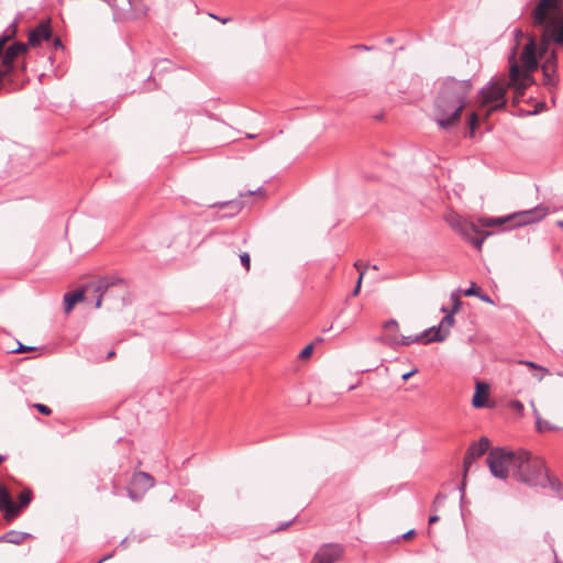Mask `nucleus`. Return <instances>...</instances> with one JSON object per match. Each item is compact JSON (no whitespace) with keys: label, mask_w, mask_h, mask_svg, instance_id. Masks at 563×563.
Returning <instances> with one entry per match:
<instances>
[{"label":"nucleus","mask_w":563,"mask_h":563,"mask_svg":"<svg viewBox=\"0 0 563 563\" xmlns=\"http://www.w3.org/2000/svg\"><path fill=\"white\" fill-rule=\"evenodd\" d=\"M53 45H54V48L57 49V48H62L64 49V45L60 41L59 37H55L54 41H53Z\"/></svg>","instance_id":"obj_34"},{"label":"nucleus","mask_w":563,"mask_h":563,"mask_svg":"<svg viewBox=\"0 0 563 563\" xmlns=\"http://www.w3.org/2000/svg\"><path fill=\"white\" fill-rule=\"evenodd\" d=\"M448 336V331H442L441 328L431 327L430 329H427L422 331L418 335H401L400 340H398L396 336L388 335L386 338V342L388 344H401V345H409L412 343H430V342H442Z\"/></svg>","instance_id":"obj_6"},{"label":"nucleus","mask_w":563,"mask_h":563,"mask_svg":"<svg viewBox=\"0 0 563 563\" xmlns=\"http://www.w3.org/2000/svg\"><path fill=\"white\" fill-rule=\"evenodd\" d=\"M354 266H355V268H356L357 271H360V273H361L362 271H364V272H365V269H366V267H365V268H362V265H361V262H360V261H357V262L354 264Z\"/></svg>","instance_id":"obj_45"},{"label":"nucleus","mask_w":563,"mask_h":563,"mask_svg":"<svg viewBox=\"0 0 563 563\" xmlns=\"http://www.w3.org/2000/svg\"><path fill=\"white\" fill-rule=\"evenodd\" d=\"M24 69H25V65H24V64H22V66H21V70H24Z\"/></svg>","instance_id":"obj_56"},{"label":"nucleus","mask_w":563,"mask_h":563,"mask_svg":"<svg viewBox=\"0 0 563 563\" xmlns=\"http://www.w3.org/2000/svg\"><path fill=\"white\" fill-rule=\"evenodd\" d=\"M255 194H262V187H258L256 190H249L246 195L252 196Z\"/></svg>","instance_id":"obj_41"},{"label":"nucleus","mask_w":563,"mask_h":563,"mask_svg":"<svg viewBox=\"0 0 563 563\" xmlns=\"http://www.w3.org/2000/svg\"><path fill=\"white\" fill-rule=\"evenodd\" d=\"M454 323V317L453 314H446L443 317V319L441 320V323L438 328H441L442 331H448V333L450 332V328L453 325Z\"/></svg>","instance_id":"obj_24"},{"label":"nucleus","mask_w":563,"mask_h":563,"mask_svg":"<svg viewBox=\"0 0 563 563\" xmlns=\"http://www.w3.org/2000/svg\"><path fill=\"white\" fill-rule=\"evenodd\" d=\"M110 287V284H108L104 280H100L96 287L95 292L98 294L97 301H96V308H100L102 303V298L107 294L108 289Z\"/></svg>","instance_id":"obj_22"},{"label":"nucleus","mask_w":563,"mask_h":563,"mask_svg":"<svg viewBox=\"0 0 563 563\" xmlns=\"http://www.w3.org/2000/svg\"><path fill=\"white\" fill-rule=\"evenodd\" d=\"M247 139H254L255 137V134H247L246 135Z\"/></svg>","instance_id":"obj_52"},{"label":"nucleus","mask_w":563,"mask_h":563,"mask_svg":"<svg viewBox=\"0 0 563 563\" xmlns=\"http://www.w3.org/2000/svg\"><path fill=\"white\" fill-rule=\"evenodd\" d=\"M508 222L511 223L510 214L507 216V217L481 219L482 225L486 227V228L503 225V224L508 223Z\"/></svg>","instance_id":"obj_21"},{"label":"nucleus","mask_w":563,"mask_h":563,"mask_svg":"<svg viewBox=\"0 0 563 563\" xmlns=\"http://www.w3.org/2000/svg\"><path fill=\"white\" fill-rule=\"evenodd\" d=\"M154 484V477L146 472H136L132 476V485L142 492L148 490Z\"/></svg>","instance_id":"obj_16"},{"label":"nucleus","mask_w":563,"mask_h":563,"mask_svg":"<svg viewBox=\"0 0 563 563\" xmlns=\"http://www.w3.org/2000/svg\"><path fill=\"white\" fill-rule=\"evenodd\" d=\"M0 509L4 510V519L7 521L13 520L20 514L19 507L13 503L10 493L4 485H0Z\"/></svg>","instance_id":"obj_14"},{"label":"nucleus","mask_w":563,"mask_h":563,"mask_svg":"<svg viewBox=\"0 0 563 563\" xmlns=\"http://www.w3.org/2000/svg\"><path fill=\"white\" fill-rule=\"evenodd\" d=\"M561 11V0H540L532 10L531 16L536 26H543L552 21Z\"/></svg>","instance_id":"obj_7"},{"label":"nucleus","mask_w":563,"mask_h":563,"mask_svg":"<svg viewBox=\"0 0 563 563\" xmlns=\"http://www.w3.org/2000/svg\"><path fill=\"white\" fill-rule=\"evenodd\" d=\"M313 346L312 344L307 345L299 354V357L305 360L308 358L312 353Z\"/></svg>","instance_id":"obj_29"},{"label":"nucleus","mask_w":563,"mask_h":563,"mask_svg":"<svg viewBox=\"0 0 563 563\" xmlns=\"http://www.w3.org/2000/svg\"><path fill=\"white\" fill-rule=\"evenodd\" d=\"M210 16H211V18H213V19H217V20L221 21L223 24L230 21V18L219 19V18H218L217 15H214V14H210Z\"/></svg>","instance_id":"obj_43"},{"label":"nucleus","mask_w":563,"mask_h":563,"mask_svg":"<svg viewBox=\"0 0 563 563\" xmlns=\"http://www.w3.org/2000/svg\"><path fill=\"white\" fill-rule=\"evenodd\" d=\"M386 41H387V43H393V38L391 37H388Z\"/></svg>","instance_id":"obj_54"},{"label":"nucleus","mask_w":563,"mask_h":563,"mask_svg":"<svg viewBox=\"0 0 563 563\" xmlns=\"http://www.w3.org/2000/svg\"><path fill=\"white\" fill-rule=\"evenodd\" d=\"M537 378H538V380H542L543 375L541 374V375H539Z\"/></svg>","instance_id":"obj_55"},{"label":"nucleus","mask_w":563,"mask_h":563,"mask_svg":"<svg viewBox=\"0 0 563 563\" xmlns=\"http://www.w3.org/2000/svg\"><path fill=\"white\" fill-rule=\"evenodd\" d=\"M510 407L515 409L517 412L521 413L525 409L523 404L519 400H512L510 402Z\"/></svg>","instance_id":"obj_30"},{"label":"nucleus","mask_w":563,"mask_h":563,"mask_svg":"<svg viewBox=\"0 0 563 563\" xmlns=\"http://www.w3.org/2000/svg\"><path fill=\"white\" fill-rule=\"evenodd\" d=\"M4 456L0 455V464H2L4 462Z\"/></svg>","instance_id":"obj_53"},{"label":"nucleus","mask_w":563,"mask_h":563,"mask_svg":"<svg viewBox=\"0 0 563 563\" xmlns=\"http://www.w3.org/2000/svg\"><path fill=\"white\" fill-rule=\"evenodd\" d=\"M556 225L561 229H563V220H558Z\"/></svg>","instance_id":"obj_48"},{"label":"nucleus","mask_w":563,"mask_h":563,"mask_svg":"<svg viewBox=\"0 0 563 563\" xmlns=\"http://www.w3.org/2000/svg\"><path fill=\"white\" fill-rule=\"evenodd\" d=\"M549 213V209L543 205H539L536 208L519 211L510 214L511 228L522 227L539 222Z\"/></svg>","instance_id":"obj_11"},{"label":"nucleus","mask_w":563,"mask_h":563,"mask_svg":"<svg viewBox=\"0 0 563 563\" xmlns=\"http://www.w3.org/2000/svg\"><path fill=\"white\" fill-rule=\"evenodd\" d=\"M113 355H114V352H113V351H110V352L108 353L107 358L109 360V358H111Z\"/></svg>","instance_id":"obj_49"},{"label":"nucleus","mask_w":563,"mask_h":563,"mask_svg":"<svg viewBox=\"0 0 563 563\" xmlns=\"http://www.w3.org/2000/svg\"><path fill=\"white\" fill-rule=\"evenodd\" d=\"M291 522L292 521L284 522L276 530H278V531L285 530L286 528H288L291 525Z\"/></svg>","instance_id":"obj_39"},{"label":"nucleus","mask_w":563,"mask_h":563,"mask_svg":"<svg viewBox=\"0 0 563 563\" xmlns=\"http://www.w3.org/2000/svg\"><path fill=\"white\" fill-rule=\"evenodd\" d=\"M439 519H440V518H439V516H437V515L430 516V517H429V523H430V525L435 523V522H438V521H439Z\"/></svg>","instance_id":"obj_40"},{"label":"nucleus","mask_w":563,"mask_h":563,"mask_svg":"<svg viewBox=\"0 0 563 563\" xmlns=\"http://www.w3.org/2000/svg\"><path fill=\"white\" fill-rule=\"evenodd\" d=\"M483 301L493 302L489 296L479 294L478 296Z\"/></svg>","instance_id":"obj_42"},{"label":"nucleus","mask_w":563,"mask_h":563,"mask_svg":"<svg viewBox=\"0 0 563 563\" xmlns=\"http://www.w3.org/2000/svg\"><path fill=\"white\" fill-rule=\"evenodd\" d=\"M464 295L467 297L479 296V291L478 288L476 287V284L472 283L471 287L464 290Z\"/></svg>","instance_id":"obj_27"},{"label":"nucleus","mask_w":563,"mask_h":563,"mask_svg":"<svg viewBox=\"0 0 563 563\" xmlns=\"http://www.w3.org/2000/svg\"><path fill=\"white\" fill-rule=\"evenodd\" d=\"M384 328H385L386 331L397 330L398 329V322L396 320H394V319L388 320L387 322H385Z\"/></svg>","instance_id":"obj_28"},{"label":"nucleus","mask_w":563,"mask_h":563,"mask_svg":"<svg viewBox=\"0 0 563 563\" xmlns=\"http://www.w3.org/2000/svg\"><path fill=\"white\" fill-rule=\"evenodd\" d=\"M531 407L533 409V416L536 419V427L539 432H547V431H554L556 430V427L551 424L549 421L543 420L538 411V409L534 406V401H531Z\"/></svg>","instance_id":"obj_20"},{"label":"nucleus","mask_w":563,"mask_h":563,"mask_svg":"<svg viewBox=\"0 0 563 563\" xmlns=\"http://www.w3.org/2000/svg\"><path fill=\"white\" fill-rule=\"evenodd\" d=\"M451 225L459 230V232L472 243V245L481 251L482 245L485 239L490 234L488 232H483L477 229V227L473 222H467L460 217H455L450 221Z\"/></svg>","instance_id":"obj_8"},{"label":"nucleus","mask_w":563,"mask_h":563,"mask_svg":"<svg viewBox=\"0 0 563 563\" xmlns=\"http://www.w3.org/2000/svg\"><path fill=\"white\" fill-rule=\"evenodd\" d=\"M476 122H477V114L476 113H472L471 119H470V125H471L472 129L475 128Z\"/></svg>","instance_id":"obj_36"},{"label":"nucleus","mask_w":563,"mask_h":563,"mask_svg":"<svg viewBox=\"0 0 563 563\" xmlns=\"http://www.w3.org/2000/svg\"><path fill=\"white\" fill-rule=\"evenodd\" d=\"M518 479L530 486H545L554 483L550 479L541 457L533 456L525 450L517 451L516 473Z\"/></svg>","instance_id":"obj_3"},{"label":"nucleus","mask_w":563,"mask_h":563,"mask_svg":"<svg viewBox=\"0 0 563 563\" xmlns=\"http://www.w3.org/2000/svg\"><path fill=\"white\" fill-rule=\"evenodd\" d=\"M35 408L43 415H51L52 410L49 407H47L46 405H43V404H36L35 405Z\"/></svg>","instance_id":"obj_31"},{"label":"nucleus","mask_w":563,"mask_h":563,"mask_svg":"<svg viewBox=\"0 0 563 563\" xmlns=\"http://www.w3.org/2000/svg\"><path fill=\"white\" fill-rule=\"evenodd\" d=\"M521 364H525L531 368H534V369H538V371H541V372H547L545 368H543L542 366L536 364L534 362H531V361H523V362H520Z\"/></svg>","instance_id":"obj_33"},{"label":"nucleus","mask_w":563,"mask_h":563,"mask_svg":"<svg viewBox=\"0 0 563 563\" xmlns=\"http://www.w3.org/2000/svg\"><path fill=\"white\" fill-rule=\"evenodd\" d=\"M31 350H33V347L20 344L19 347L16 350H14V352L22 353V352H26V351H31Z\"/></svg>","instance_id":"obj_35"},{"label":"nucleus","mask_w":563,"mask_h":563,"mask_svg":"<svg viewBox=\"0 0 563 563\" xmlns=\"http://www.w3.org/2000/svg\"><path fill=\"white\" fill-rule=\"evenodd\" d=\"M515 36H516V38H517V40H519V37H522V36H523L522 31H521V30H519V29H516V30H515Z\"/></svg>","instance_id":"obj_44"},{"label":"nucleus","mask_w":563,"mask_h":563,"mask_svg":"<svg viewBox=\"0 0 563 563\" xmlns=\"http://www.w3.org/2000/svg\"><path fill=\"white\" fill-rule=\"evenodd\" d=\"M472 88V82L467 79L448 77L443 80L433 104V119L441 129L449 130L460 123Z\"/></svg>","instance_id":"obj_1"},{"label":"nucleus","mask_w":563,"mask_h":563,"mask_svg":"<svg viewBox=\"0 0 563 563\" xmlns=\"http://www.w3.org/2000/svg\"><path fill=\"white\" fill-rule=\"evenodd\" d=\"M129 497L133 500H136L139 499V497L135 495V493L133 490H129Z\"/></svg>","instance_id":"obj_46"},{"label":"nucleus","mask_w":563,"mask_h":563,"mask_svg":"<svg viewBox=\"0 0 563 563\" xmlns=\"http://www.w3.org/2000/svg\"><path fill=\"white\" fill-rule=\"evenodd\" d=\"M508 88H514L509 85V80L506 81V79H498L490 80L481 89L479 102L481 107L486 110V115L505 108L507 102L506 91Z\"/></svg>","instance_id":"obj_4"},{"label":"nucleus","mask_w":563,"mask_h":563,"mask_svg":"<svg viewBox=\"0 0 563 563\" xmlns=\"http://www.w3.org/2000/svg\"><path fill=\"white\" fill-rule=\"evenodd\" d=\"M85 296H84V290H77V291H74V292H67L65 294L64 296V306H65V312L66 313H69L74 306L84 300Z\"/></svg>","instance_id":"obj_18"},{"label":"nucleus","mask_w":563,"mask_h":563,"mask_svg":"<svg viewBox=\"0 0 563 563\" xmlns=\"http://www.w3.org/2000/svg\"><path fill=\"white\" fill-rule=\"evenodd\" d=\"M550 43L563 48V14L555 16L543 29L540 55L545 54Z\"/></svg>","instance_id":"obj_9"},{"label":"nucleus","mask_w":563,"mask_h":563,"mask_svg":"<svg viewBox=\"0 0 563 563\" xmlns=\"http://www.w3.org/2000/svg\"><path fill=\"white\" fill-rule=\"evenodd\" d=\"M517 451H507L501 448L493 449L487 456V463L493 476L506 479L509 475V470L516 472Z\"/></svg>","instance_id":"obj_5"},{"label":"nucleus","mask_w":563,"mask_h":563,"mask_svg":"<svg viewBox=\"0 0 563 563\" xmlns=\"http://www.w3.org/2000/svg\"><path fill=\"white\" fill-rule=\"evenodd\" d=\"M363 277H364V271H362L360 276H358L356 286L354 287V290H353V296H357L358 295Z\"/></svg>","instance_id":"obj_32"},{"label":"nucleus","mask_w":563,"mask_h":563,"mask_svg":"<svg viewBox=\"0 0 563 563\" xmlns=\"http://www.w3.org/2000/svg\"><path fill=\"white\" fill-rule=\"evenodd\" d=\"M29 49L27 44L22 42H14L12 45L5 48L2 53L0 60L1 67L11 75L15 69V60L24 55Z\"/></svg>","instance_id":"obj_12"},{"label":"nucleus","mask_w":563,"mask_h":563,"mask_svg":"<svg viewBox=\"0 0 563 563\" xmlns=\"http://www.w3.org/2000/svg\"><path fill=\"white\" fill-rule=\"evenodd\" d=\"M416 372H417V369H413V371H411V372L405 373V374L402 375V377H401V378H402L404 380H407V379H409V378H410V377H411Z\"/></svg>","instance_id":"obj_37"},{"label":"nucleus","mask_w":563,"mask_h":563,"mask_svg":"<svg viewBox=\"0 0 563 563\" xmlns=\"http://www.w3.org/2000/svg\"><path fill=\"white\" fill-rule=\"evenodd\" d=\"M460 301H456L454 308H453V312L457 310V306H459Z\"/></svg>","instance_id":"obj_51"},{"label":"nucleus","mask_w":563,"mask_h":563,"mask_svg":"<svg viewBox=\"0 0 563 563\" xmlns=\"http://www.w3.org/2000/svg\"><path fill=\"white\" fill-rule=\"evenodd\" d=\"M543 55L544 54L540 55V48L538 49L537 42L533 36L529 37L520 56L525 67L523 70L515 60V53H512L509 69V85L515 89L516 99L521 97L526 88L531 84L532 77L530 73L538 68V56L542 57Z\"/></svg>","instance_id":"obj_2"},{"label":"nucleus","mask_w":563,"mask_h":563,"mask_svg":"<svg viewBox=\"0 0 563 563\" xmlns=\"http://www.w3.org/2000/svg\"><path fill=\"white\" fill-rule=\"evenodd\" d=\"M488 401V386L484 383H476V390L472 399V405L475 408H483L487 406Z\"/></svg>","instance_id":"obj_17"},{"label":"nucleus","mask_w":563,"mask_h":563,"mask_svg":"<svg viewBox=\"0 0 563 563\" xmlns=\"http://www.w3.org/2000/svg\"><path fill=\"white\" fill-rule=\"evenodd\" d=\"M52 36V30L49 20H43L40 24L30 31L29 33V45L36 47L43 41H48Z\"/></svg>","instance_id":"obj_15"},{"label":"nucleus","mask_w":563,"mask_h":563,"mask_svg":"<svg viewBox=\"0 0 563 563\" xmlns=\"http://www.w3.org/2000/svg\"><path fill=\"white\" fill-rule=\"evenodd\" d=\"M415 534V530H409L408 532L402 534V539L408 540Z\"/></svg>","instance_id":"obj_38"},{"label":"nucleus","mask_w":563,"mask_h":563,"mask_svg":"<svg viewBox=\"0 0 563 563\" xmlns=\"http://www.w3.org/2000/svg\"><path fill=\"white\" fill-rule=\"evenodd\" d=\"M241 264L245 267L246 271L250 269L251 266V258L250 254L244 252L240 255Z\"/></svg>","instance_id":"obj_26"},{"label":"nucleus","mask_w":563,"mask_h":563,"mask_svg":"<svg viewBox=\"0 0 563 563\" xmlns=\"http://www.w3.org/2000/svg\"><path fill=\"white\" fill-rule=\"evenodd\" d=\"M27 537L29 533L26 532L10 530L0 537V542L21 544Z\"/></svg>","instance_id":"obj_19"},{"label":"nucleus","mask_w":563,"mask_h":563,"mask_svg":"<svg viewBox=\"0 0 563 563\" xmlns=\"http://www.w3.org/2000/svg\"><path fill=\"white\" fill-rule=\"evenodd\" d=\"M32 500V493L31 490H24L19 495V509L26 507Z\"/></svg>","instance_id":"obj_23"},{"label":"nucleus","mask_w":563,"mask_h":563,"mask_svg":"<svg viewBox=\"0 0 563 563\" xmlns=\"http://www.w3.org/2000/svg\"><path fill=\"white\" fill-rule=\"evenodd\" d=\"M356 47H357V48L365 49V51H368V49H369V47H368V46H366V45H357Z\"/></svg>","instance_id":"obj_47"},{"label":"nucleus","mask_w":563,"mask_h":563,"mask_svg":"<svg viewBox=\"0 0 563 563\" xmlns=\"http://www.w3.org/2000/svg\"><path fill=\"white\" fill-rule=\"evenodd\" d=\"M489 449V441L487 438H481L478 442L473 443L464 457L463 463V481L460 486V490L462 492V496L464 495V488L466 485V475L471 468V465L474 460L481 457L487 450Z\"/></svg>","instance_id":"obj_10"},{"label":"nucleus","mask_w":563,"mask_h":563,"mask_svg":"<svg viewBox=\"0 0 563 563\" xmlns=\"http://www.w3.org/2000/svg\"><path fill=\"white\" fill-rule=\"evenodd\" d=\"M542 70H543V74L544 76L547 77V82L549 84L550 82V76H551V73L554 71V64L551 63V62H547L543 66H542Z\"/></svg>","instance_id":"obj_25"},{"label":"nucleus","mask_w":563,"mask_h":563,"mask_svg":"<svg viewBox=\"0 0 563 563\" xmlns=\"http://www.w3.org/2000/svg\"><path fill=\"white\" fill-rule=\"evenodd\" d=\"M111 555L104 556L102 560H100L98 563H101L103 561H107Z\"/></svg>","instance_id":"obj_50"},{"label":"nucleus","mask_w":563,"mask_h":563,"mask_svg":"<svg viewBox=\"0 0 563 563\" xmlns=\"http://www.w3.org/2000/svg\"><path fill=\"white\" fill-rule=\"evenodd\" d=\"M342 554L343 548L340 544H324L314 553L311 563H335Z\"/></svg>","instance_id":"obj_13"}]
</instances>
